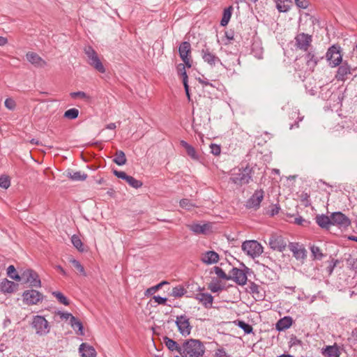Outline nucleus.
Returning a JSON list of instances; mask_svg holds the SVG:
<instances>
[{
  "instance_id": "f257e3e1",
  "label": "nucleus",
  "mask_w": 357,
  "mask_h": 357,
  "mask_svg": "<svg viewBox=\"0 0 357 357\" xmlns=\"http://www.w3.org/2000/svg\"><path fill=\"white\" fill-rule=\"evenodd\" d=\"M181 349V357H202L206 349L202 341L192 338L185 340Z\"/></svg>"
},
{
  "instance_id": "f03ea898",
  "label": "nucleus",
  "mask_w": 357,
  "mask_h": 357,
  "mask_svg": "<svg viewBox=\"0 0 357 357\" xmlns=\"http://www.w3.org/2000/svg\"><path fill=\"white\" fill-rule=\"evenodd\" d=\"M253 174V169L250 165L235 168L231 171L229 181L236 185L242 186L248 184L252 180Z\"/></svg>"
},
{
  "instance_id": "7ed1b4c3",
  "label": "nucleus",
  "mask_w": 357,
  "mask_h": 357,
  "mask_svg": "<svg viewBox=\"0 0 357 357\" xmlns=\"http://www.w3.org/2000/svg\"><path fill=\"white\" fill-rule=\"evenodd\" d=\"M241 247L243 252L253 259L259 257L263 252V247L255 240L244 241Z\"/></svg>"
},
{
  "instance_id": "20e7f679",
  "label": "nucleus",
  "mask_w": 357,
  "mask_h": 357,
  "mask_svg": "<svg viewBox=\"0 0 357 357\" xmlns=\"http://www.w3.org/2000/svg\"><path fill=\"white\" fill-rule=\"evenodd\" d=\"M31 326L35 330L36 333L40 336L47 335L50 330L48 321L40 315L33 316Z\"/></svg>"
},
{
  "instance_id": "39448f33",
  "label": "nucleus",
  "mask_w": 357,
  "mask_h": 357,
  "mask_svg": "<svg viewBox=\"0 0 357 357\" xmlns=\"http://www.w3.org/2000/svg\"><path fill=\"white\" fill-rule=\"evenodd\" d=\"M84 53L87 56L88 63L100 73H105V68L100 61L97 52L91 46L84 48Z\"/></svg>"
},
{
  "instance_id": "423d86ee",
  "label": "nucleus",
  "mask_w": 357,
  "mask_h": 357,
  "mask_svg": "<svg viewBox=\"0 0 357 357\" xmlns=\"http://www.w3.org/2000/svg\"><path fill=\"white\" fill-rule=\"evenodd\" d=\"M20 280H22L23 283H29L31 287H41L38 274L32 269L24 271L20 275Z\"/></svg>"
},
{
  "instance_id": "0eeeda50",
  "label": "nucleus",
  "mask_w": 357,
  "mask_h": 357,
  "mask_svg": "<svg viewBox=\"0 0 357 357\" xmlns=\"http://www.w3.org/2000/svg\"><path fill=\"white\" fill-rule=\"evenodd\" d=\"M23 302L28 305H36L43 299V295L38 291L30 289L22 294Z\"/></svg>"
},
{
  "instance_id": "6e6552de",
  "label": "nucleus",
  "mask_w": 357,
  "mask_h": 357,
  "mask_svg": "<svg viewBox=\"0 0 357 357\" xmlns=\"http://www.w3.org/2000/svg\"><path fill=\"white\" fill-rule=\"evenodd\" d=\"M189 320V318L185 314H182L177 316L175 321L179 333L184 337L189 335L191 333L192 327Z\"/></svg>"
},
{
  "instance_id": "1a4fd4ad",
  "label": "nucleus",
  "mask_w": 357,
  "mask_h": 357,
  "mask_svg": "<svg viewBox=\"0 0 357 357\" xmlns=\"http://www.w3.org/2000/svg\"><path fill=\"white\" fill-rule=\"evenodd\" d=\"M326 56L332 67L339 66L342 61L340 47L335 45H333L328 50Z\"/></svg>"
},
{
  "instance_id": "9d476101",
  "label": "nucleus",
  "mask_w": 357,
  "mask_h": 357,
  "mask_svg": "<svg viewBox=\"0 0 357 357\" xmlns=\"http://www.w3.org/2000/svg\"><path fill=\"white\" fill-rule=\"evenodd\" d=\"M294 39L296 47L305 52L308 50L312 42V36L305 33H298Z\"/></svg>"
},
{
  "instance_id": "9b49d317",
  "label": "nucleus",
  "mask_w": 357,
  "mask_h": 357,
  "mask_svg": "<svg viewBox=\"0 0 357 357\" xmlns=\"http://www.w3.org/2000/svg\"><path fill=\"white\" fill-rule=\"evenodd\" d=\"M264 197V191L262 189L257 190L247 200L245 206L249 209L257 210L260 207L261 202Z\"/></svg>"
},
{
  "instance_id": "f8f14e48",
  "label": "nucleus",
  "mask_w": 357,
  "mask_h": 357,
  "mask_svg": "<svg viewBox=\"0 0 357 357\" xmlns=\"http://www.w3.org/2000/svg\"><path fill=\"white\" fill-rule=\"evenodd\" d=\"M332 225H336L340 229H346L351 225L350 219L342 212H334L331 214Z\"/></svg>"
},
{
  "instance_id": "ddd939ff",
  "label": "nucleus",
  "mask_w": 357,
  "mask_h": 357,
  "mask_svg": "<svg viewBox=\"0 0 357 357\" xmlns=\"http://www.w3.org/2000/svg\"><path fill=\"white\" fill-rule=\"evenodd\" d=\"M268 245L273 250L283 252L287 247V241L280 235L272 234L269 238Z\"/></svg>"
},
{
  "instance_id": "4468645a",
  "label": "nucleus",
  "mask_w": 357,
  "mask_h": 357,
  "mask_svg": "<svg viewBox=\"0 0 357 357\" xmlns=\"http://www.w3.org/2000/svg\"><path fill=\"white\" fill-rule=\"evenodd\" d=\"M201 54L204 62L207 63L211 66H215L218 63L222 64L220 59L215 55L208 47H205L202 50Z\"/></svg>"
},
{
  "instance_id": "2eb2a0df",
  "label": "nucleus",
  "mask_w": 357,
  "mask_h": 357,
  "mask_svg": "<svg viewBox=\"0 0 357 357\" xmlns=\"http://www.w3.org/2000/svg\"><path fill=\"white\" fill-rule=\"evenodd\" d=\"M230 280H234L238 285H244L247 282L246 273L240 268H232L229 272Z\"/></svg>"
},
{
  "instance_id": "dca6fc26",
  "label": "nucleus",
  "mask_w": 357,
  "mask_h": 357,
  "mask_svg": "<svg viewBox=\"0 0 357 357\" xmlns=\"http://www.w3.org/2000/svg\"><path fill=\"white\" fill-rule=\"evenodd\" d=\"M351 73V66L347 62H342L337 68L335 79L337 81L344 82L347 78V75Z\"/></svg>"
},
{
  "instance_id": "f3484780",
  "label": "nucleus",
  "mask_w": 357,
  "mask_h": 357,
  "mask_svg": "<svg viewBox=\"0 0 357 357\" xmlns=\"http://www.w3.org/2000/svg\"><path fill=\"white\" fill-rule=\"evenodd\" d=\"M321 353L324 357H340L341 354L340 347L336 343L322 348Z\"/></svg>"
},
{
  "instance_id": "a211bd4d",
  "label": "nucleus",
  "mask_w": 357,
  "mask_h": 357,
  "mask_svg": "<svg viewBox=\"0 0 357 357\" xmlns=\"http://www.w3.org/2000/svg\"><path fill=\"white\" fill-rule=\"evenodd\" d=\"M195 299L199 301L206 309L212 307L213 296L208 293H198L195 295Z\"/></svg>"
},
{
  "instance_id": "6ab92c4d",
  "label": "nucleus",
  "mask_w": 357,
  "mask_h": 357,
  "mask_svg": "<svg viewBox=\"0 0 357 357\" xmlns=\"http://www.w3.org/2000/svg\"><path fill=\"white\" fill-rule=\"evenodd\" d=\"M193 233L195 234H206L211 229L210 223H205L203 225L195 223L188 226Z\"/></svg>"
},
{
  "instance_id": "aec40b11",
  "label": "nucleus",
  "mask_w": 357,
  "mask_h": 357,
  "mask_svg": "<svg viewBox=\"0 0 357 357\" xmlns=\"http://www.w3.org/2000/svg\"><path fill=\"white\" fill-rule=\"evenodd\" d=\"M323 59V57H318L316 56L313 51L307 52L305 55V59L306 61V65L309 69L313 70L315 66L317 65L319 59Z\"/></svg>"
},
{
  "instance_id": "412c9836",
  "label": "nucleus",
  "mask_w": 357,
  "mask_h": 357,
  "mask_svg": "<svg viewBox=\"0 0 357 357\" xmlns=\"http://www.w3.org/2000/svg\"><path fill=\"white\" fill-rule=\"evenodd\" d=\"M26 59L33 65L37 67H44L47 65L44 61L38 54L35 52H28L26 54Z\"/></svg>"
},
{
  "instance_id": "4be33fe9",
  "label": "nucleus",
  "mask_w": 357,
  "mask_h": 357,
  "mask_svg": "<svg viewBox=\"0 0 357 357\" xmlns=\"http://www.w3.org/2000/svg\"><path fill=\"white\" fill-rule=\"evenodd\" d=\"M201 260L206 264H216L219 260V255L215 251H207L202 254Z\"/></svg>"
},
{
  "instance_id": "5701e85b",
  "label": "nucleus",
  "mask_w": 357,
  "mask_h": 357,
  "mask_svg": "<svg viewBox=\"0 0 357 357\" xmlns=\"http://www.w3.org/2000/svg\"><path fill=\"white\" fill-rule=\"evenodd\" d=\"M79 351L82 357H96V351L95 349L86 343H82L79 346Z\"/></svg>"
},
{
  "instance_id": "b1692460",
  "label": "nucleus",
  "mask_w": 357,
  "mask_h": 357,
  "mask_svg": "<svg viewBox=\"0 0 357 357\" xmlns=\"http://www.w3.org/2000/svg\"><path fill=\"white\" fill-rule=\"evenodd\" d=\"M163 342L169 351H176L181 355L182 351L181 346L177 342L165 336L163 337Z\"/></svg>"
},
{
  "instance_id": "393cba45",
  "label": "nucleus",
  "mask_w": 357,
  "mask_h": 357,
  "mask_svg": "<svg viewBox=\"0 0 357 357\" xmlns=\"http://www.w3.org/2000/svg\"><path fill=\"white\" fill-rule=\"evenodd\" d=\"M317 224L323 229H328L332 225L331 215H317L315 218Z\"/></svg>"
},
{
  "instance_id": "a878e982",
  "label": "nucleus",
  "mask_w": 357,
  "mask_h": 357,
  "mask_svg": "<svg viewBox=\"0 0 357 357\" xmlns=\"http://www.w3.org/2000/svg\"><path fill=\"white\" fill-rule=\"evenodd\" d=\"M289 248L293 252L294 257L297 259H304L306 256L305 250L304 248H299L297 243H289Z\"/></svg>"
},
{
  "instance_id": "bb28decb",
  "label": "nucleus",
  "mask_w": 357,
  "mask_h": 357,
  "mask_svg": "<svg viewBox=\"0 0 357 357\" xmlns=\"http://www.w3.org/2000/svg\"><path fill=\"white\" fill-rule=\"evenodd\" d=\"M178 53L181 59L190 56L191 45L188 41L182 42L178 47Z\"/></svg>"
},
{
  "instance_id": "cd10ccee",
  "label": "nucleus",
  "mask_w": 357,
  "mask_h": 357,
  "mask_svg": "<svg viewBox=\"0 0 357 357\" xmlns=\"http://www.w3.org/2000/svg\"><path fill=\"white\" fill-rule=\"evenodd\" d=\"M17 284L14 282L4 279L0 283V290L4 293H12L17 289Z\"/></svg>"
},
{
  "instance_id": "c85d7f7f",
  "label": "nucleus",
  "mask_w": 357,
  "mask_h": 357,
  "mask_svg": "<svg viewBox=\"0 0 357 357\" xmlns=\"http://www.w3.org/2000/svg\"><path fill=\"white\" fill-rule=\"evenodd\" d=\"M293 323L291 317H284L280 319L275 325V328L278 331H282L289 328Z\"/></svg>"
},
{
  "instance_id": "c756f323",
  "label": "nucleus",
  "mask_w": 357,
  "mask_h": 357,
  "mask_svg": "<svg viewBox=\"0 0 357 357\" xmlns=\"http://www.w3.org/2000/svg\"><path fill=\"white\" fill-rule=\"evenodd\" d=\"M180 144L182 147H183L185 149L187 154L192 160H199V155L197 154L195 148L192 146H191L190 144H189L187 142H185L184 140H181L180 142Z\"/></svg>"
},
{
  "instance_id": "7c9ffc66",
  "label": "nucleus",
  "mask_w": 357,
  "mask_h": 357,
  "mask_svg": "<svg viewBox=\"0 0 357 357\" xmlns=\"http://www.w3.org/2000/svg\"><path fill=\"white\" fill-rule=\"evenodd\" d=\"M113 162L119 166L124 165L127 162L124 152L121 150L116 151L113 159Z\"/></svg>"
},
{
  "instance_id": "2f4dec72",
  "label": "nucleus",
  "mask_w": 357,
  "mask_h": 357,
  "mask_svg": "<svg viewBox=\"0 0 357 357\" xmlns=\"http://www.w3.org/2000/svg\"><path fill=\"white\" fill-rule=\"evenodd\" d=\"M71 327L76 331L77 334L83 335L82 323L75 317H72L70 319Z\"/></svg>"
},
{
  "instance_id": "473e14b6",
  "label": "nucleus",
  "mask_w": 357,
  "mask_h": 357,
  "mask_svg": "<svg viewBox=\"0 0 357 357\" xmlns=\"http://www.w3.org/2000/svg\"><path fill=\"white\" fill-rule=\"evenodd\" d=\"M67 176L73 181H84L87 178V174L81 172L68 171Z\"/></svg>"
},
{
  "instance_id": "72a5a7b5",
  "label": "nucleus",
  "mask_w": 357,
  "mask_h": 357,
  "mask_svg": "<svg viewBox=\"0 0 357 357\" xmlns=\"http://www.w3.org/2000/svg\"><path fill=\"white\" fill-rule=\"evenodd\" d=\"M232 10H233L232 6H229L224 10L222 17L220 21L221 26H225L228 24V22L231 18V16Z\"/></svg>"
},
{
  "instance_id": "f704fd0d",
  "label": "nucleus",
  "mask_w": 357,
  "mask_h": 357,
  "mask_svg": "<svg viewBox=\"0 0 357 357\" xmlns=\"http://www.w3.org/2000/svg\"><path fill=\"white\" fill-rule=\"evenodd\" d=\"M236 325L240 328L243 330V331H244V333L245 334H250V333H252L253 328H252V326L250 324L245 322L244 321H241V320H237L236 321Z\"/></svg>"
},
{
  "instance_id": "c9c22d12",
  "label": "nucleus",
  "mask_w": 357,
  "mask_h": 357,
  "mask_svg": "<svg viewBox=\"0 0 357 357\" xmlns=\"http://www.w3.org/2000/svg\"><path fill=\"white\" fill-rule=\"evenodd\" d=\"M71 242L74 247H75L79 252H82L84 251L83 243L77 235H73L71 237Z\"/></svg>"
},
{
  "instance_id": "e433bc0d",
  "label": "nucleus",
  "mask_w": 357,
  "mask_h": 357,
  "mask_svg": "<svg viewBox=\"0 0 357 357\" xmlns=\"http://www.w3.org/2000/svg\"><path fill=\"white\" fill-rule=\"evenodd\" d=\"M126 181L128 183V185L135 189H138L141 188L143 185V183L134 178L133 176H128L126 178Z\"/></svg>"
},
{
  "instance_id": "4c0bfd02",
  "label": "nucleus",
  "mask_w": 357,
  "mask_h": 357,
  "mask_svg": "<svg viewBox=\"0 0 357 357\" xmlns=\"http://www.w3.org/2000/svg\"><path fill=\"white\" fill-rule=\"evenodd\" d=\"M79 110L76 108H71L64 112L63 116L68 119H75L78 117Z\"/></svg>"
},
{
  "instance_id": "58836bf2",
  "label": "nucleus",
  "mask_w": 357,
  "mask_h": 357,
  "mask_svg": "<svg viewBox=\"0 0 357 357\" xmlns=\"http://www.w3.org/2000/svg\"><path fill=\"white\" fill-rule=\"evenodd\" d=\"M186 290L184 289L183 287L181 285H178L173 288L172 291V296L176 298H181L182 297L185 293Z\"/></svg>"
},
{
  "instance_id": "ea45409f",
  "label": "nucleus",
  "mask_w": 357,
  "mask_h": 357,
  "mask_svg": "<svg viewBox=\"0 0 357 357\" xmlns=\"http://www.w3.org/2000/svg\"><path fill=\"white\" fill-rule=\"evenodd\" d=\"M8 276L16 281H20V275L17 273L16 269L13 265H10L7 268Z\"/></svg>"
},
{
  "instance_id": "a19ab883",
  "label": "nucleus",
  "mask_w": 357,
  "mask_h": 357,
  "mask_svg": "<svg viewBox=\"0 0 357 357\" xmlns=\"http://www.w3.org/2000/svg\"><path fill=\"white\" fill-rule=\"evenodd\" d=\"M52 295L58 300V301L65 305L70 304L69 300L60 291H53Z\"/></svg>"
},
{
  "instance_id": "79ce46f5",
  "label": "nucleus",
  "mask_w": 357,
  "mask_h": 357,
  "mask_svg": "<svg viewBox=\"0 0 357 357\" xmlns=\"http://www.w3.org/2000/svg\"><path fill=\"white\" fill-rule=\"evenodd\" d=\"M310 250H311L312 255L314 259L321 260L323 258L324 255H323L321 249L319 247L312 245L310 248Z\"/></svg>"
},
{
  "instance_id": "37998d69",
  "label": "nucleus",
  "mask_w": 357,
  "mask_h": 357,
  "mask_svg": "<svg viewBox=\"0 0 357 357\" xmlns=\"http://www.w3.org/2000/svg\"><path fill=\"white\" fill-rule=\"evenodd\" d=\"M214 271L215 273V274L221 279H223V280H230V276H229V275H227L225 271L220 267L218 266H215L214 267Z\"/></svg>"
},
{
  "instance_id": "c03bdc74",
  "label": "nucleus",
  "mask_w": 357,
  "mask_h": 357,
  "mask_svg": "<svg viewBox=\"0 0 357 357\" xmlns=\"http://www.w3.org/2000/svg\"><path fill=\"white\" fill-rule=\"evenodd\" d=\"M208 289L213 293H217L224 289V287L218 282H211L208 286Z\"/></svg>"
},
{
  "instance_id": "a18cd8bd",
  "label": "nucleus",
  "mask_w": 357,
  "mask_h": 357,
  "mask_svg": "<svg viewBox=\"0 0 357 357\" xmlns=\"http://www.w3.org/2000/svg\"><path fill=\"white\" fill-rule=\"evenodd\" d=\"M70 262L73 265V266L82 275H86V273L83 266L80 264L79 261L75 259H70Z\"/></svg>"
},
{
  "instance_id": "49530a36",
  "label": "nucleus",
  "mask_w": 357,
  "mask_h": 357,
  "mask_svg": "<svg viewBox=\"0 0 357 357\" xmlns=\"http://www.w3.org/2000/svg\"><path fill=\"white\" fill-rule=\"evenodd\" d=\"M70 96L72 98H79L82 99H85L89 100L90 99V96H88L85 92L84 91H77V92H72L70 93Z\"/></svg>"
},
{
  "instance_id": "de8ad7c7",
  "label": "nucleus",
  "mask_w": 357,
  "mask_h": 357,
  "mask_svg": "<svg viewBox=\"0 0 357 357\" xmlns=\"http://www.w3.org/2000/svg\"><path fill=\"white\" fill-rule=\"evenodd\" d=\"M178 73L182 77L183 82H188V75L183 64L180 63L178 66Z\"/></svg>"
},
{
  "instance_id": "09e8293b",
  "label": "nucleus",
  "mask_w": 357,
  "mask_h": 357,
  "mask_svg": "<svg viewBox=\"0 0 357 357\" xmlns=\"http://www.w3.org/2000/svg\"><path fill=\"white\" fill-rule=\"evenodd\" d=\"M10 185V180L8 176H1L0 177V187L4 189L9 188Z\"/></svg>"
},
{
  "instance_id": "8fccbe9b",
  "label": "nucleus",
  "mask_w": 357,
  "mask_h": 357,
  "mask_svg": "<svg viewBox=\"0 0 357 357\" xmlns=\"http://www.w3.org/2000/svg\"><path fill=\"white\" fill-rule=\"evenodd\" d=\"M195 205L188 199H183L180 201V206L190 210L192 207H193Z\"/></svg>"
},
{
  "instance_id": "3c124183",
  "label": "nucleus",
  "mask_w": 357,
  "mask_h": 357,
  "mask_svg": "<svg viewBox=\"0 0 357 357\" xmlns=\"http://www.w3.org/2000/svg\"><path fill=\"white\" fill-rule=\"evenodd\" d=\"M4 105H5V107L10 110L15 109V108L16 107V103H15V100L10 98L6 99V100L4 102Z\"/></svg>"
},
{
  "instance_id": "603ef678",
  "label": "nucleus",
  "mask_w": 357,
  "mask_h": 357,
  "mask_svg": "<svg viewBox=\"0 0 357 357\" xmlns=\"http://www.w3.org/2000/svg\"><path fill=\"white\" fill-rule=\"evenodd\" d=\"M214 357H231L224 348H218L215 350Z\"/></svg>"
},
{
  "instance_id": "864d4df0",
  "label": "nucleus",
  "mask_w": 357,
  "mask_h": 357,
  "mask_svg": "<svg viewBox=\"0 0 357 357\" xmlns=\"http://www.w3.org/2000/svg\"><path fill=\"white\" fill-rule=\"evenodd\" d=\"M211 152L214 155H219L221 152V148L220 146L215 144H211L210 145Z\"/></svg>"
},
{
  "instance_id": "5fc2aeb1",
  "label": "nucleus",
  "mask_w": 357,
  "mask_h": 357,
  "mask_svg": "<svg viewBox=\"0 0 357 357\" xmlns=\"http://www.w3.org/2000/svg\"><path fill=\"white\" fill-rule=\"evenodd\" d=\"M113 174L119 178L126 181L128 175L126 172L113 169Z\"/></svg>"
},
{
  "instance_id": "6e6d98bb",
  "label": "nucleus",
  "mask_w": 357,
  "mask_h": 357,
  "mask_svg": "<svg viewBox=\"0 0 357 357\" xmlns=\"http://www.w3.org/2000/svg\"><path fill=\"white\" fill-rule=\"evenodd\" d=\"M338 263V260H332L329 266L326 268V271L328 272V275H331L333 272V270L335 267L336 266L337 264Z\"/></svg>"
},
{
  "instance_id": "4d7b16f0",
  "label": "nucleus",
  "mask_w": 357,
  "mask_h": 357,
  "mask_svg": "<svg viewBox=\"0 0 357 357\" xmlns=\"http://www.w3.org/2000/svg\"><path fill=\"white\" fill-rule=\"evenodd\" d=\"M160 289V287L159 286L155 285V286H153V287H151L149 289H147L144 293V295L146 296H148L149 295H152L156 291L159 290Z\"/></svg>"
},
{
  "instance_id": "13d9d810",
  "label": "nucleus",
  "mask_w": 357,
  "mask_h": 357,
  "mask_svg": "<svg viewBox=\"0 0 357 357\" xmlns=\"http://www.w3.org/2000/svg\"><path fill=\"white\" fill-rule=\"evenodd\" d=\"M296 5L301 8H306L308 6V2L306 0H294Z\"/></svg>"
},
{
  "instance_id": "bf43d9fd",
  "label": "nucleus",
  "mask_w": 357,
  "mask_h": 357,
  "mask_svg": "<svg viewBox=\"0 0 357 357\" xmlns=\"http://www.w3.org/2000/svg\"><path fill=\"white\" fill-rule=\"evenodd\" d=\"M153 299L155 301V302L158 303L160 305H165L167 298L165 297H161L160 296H154L153 297Z\"/></svg>"
},
{
  "instance_id": "052dcab7",
  "label": "nucleus",
  "mask_w": 357,
  "mask_h": 357,
  "mask_svg": "<svg viewBox=\"0 0 357 357\" xmlns=\"http://www.w3.org/2000/svg\"><path fill=\"white\" fill-rule=\"evenodd\" d=\"M58 314L62 319H68L69 318L71 319L72 317H74L72 314L68 312H59Z\"/></svg>"
},
{
  "instance_id": "680f3d73",
  "label": "nucleus",
  "mask_w": 357,
  "mask_h": 357,
  "mask_svg": "<svg viewBox=\"0 0 357 357\" xmlns=\"http://www.w3.org/2000/svg\"><path fill=\"white\" fill-rule=\"evenodd\" d=\"M294 223L298 225H305V223H307V220L303 219L301 216H299L298 218H296L294 220Z\"/></svg>"
},
{
  "instance_id": "e2e57ef3",
  "label": "nucleus",
  "mask_w": 357,
  "mask_h": 357,
  "mask_svg": "<svg viewBox=\"0 0 357 357\" xmlns=\"http://www.w3.org/2000/svg\"><path fill=\"white\" fill-rule=\"evenodd\" d=\"M190 59H191V56L186 57L184 59H181L185 63L184 66L188 68H191V66H192V61H191Z\"/></svg>"
},
{
  "instance_id": "0e129e2a",
  "label": "nucleus",
  "mask_w": 357,
  "mask_h": 357,
  "mask_svg": "<svg viewBox=\"0 0 357 357\" xmlns=\"http://www.w3.org/2000/svg\"><path fill=\"white\" fill-rule=\"evenodd\" d=\"M250 288L252 293H253V294L259 293V287L257 284H256L255 283H252Z\"/></svg>"
},
{
  "instance_id": "69168bd1",
  "label": "nucleus",
  "mask_w": 357,
  "mask_h": 357,
  "mask_svg": "<svg viewBox=\"0 0 357 357\" xmlns=\"http://www.w3.org/2000/svg\"><path fill=\"white\" fill-rule=\"evenodd\" d=\"M183 86H184V89H185V92L186 93V96H187L188 100H190V89H189L188 83V82H183Z\"/></svg>"
},
{
  "instance_id": "338daca9",
  "label": "nucleus",
  "mask_w": 357,
  "mask_h": 357,
  "mask_svg": "<svg viewBox=\"0 0 357 357\" xmlns=\"http://www.w3.org/2000/svg\"><path fill=\"white\" fill-rule=\"evenodd\" d=\"M198 82L202 84L203 86H213V84L211 83H210L208 81L206 80V79H202V78H200L199 77L197 79Z\"/></svg>"
},
{
  "instance_id": "774afa93",
  "label": "nucleus",
  "mask_w": 357,
  "mask_h": 357,
  "mask_svg": "<svg viewBox=\"0 0 357 357\" xmlns=\"http://www.w3.org/2000/svg\"><path fill=\"white\" fill-rule=\"evenodd\" d=\"M280 207L277 205L274 206V207L271 209L270 215L273 216L279 213Z\"/></svg>"
}]
</instances>
